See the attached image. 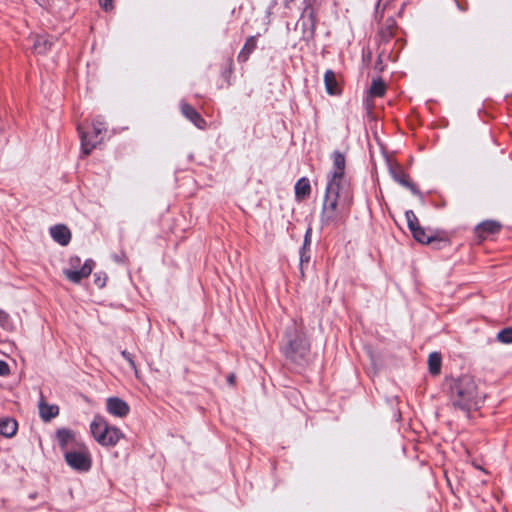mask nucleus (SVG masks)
<instances>
[{
  "instance_id": "obj_25",
  "label": "nucleus",
  "mask_w": 512,
  "mask_h": 512,
  "mask_svg": "<svg viewBox=\"0 0 512 512\" xmlns=\"http://www.w3.org/2000/svg\"><path fill=\"white\" fill-rule=\"evenodd\" d=\"M113 1L114 0H98L100 7L106 12L114 9Z\"/></svg>"
},
{
  "instance_id": "obj_14",
  "label": "nucleus",
  "mask_w": 512,
  "mask_h": 512,
  "mask_svg": "<svg viewBox=\"0 0 512 512\" xmlns=\"http://www.w3.org/2000/svg\"><path fill=\"white\" fill-rule=\"evenodd\" d=\"M326 90L331 95H338L341 93L340 83L332 71H327L324 76Z\"/></svg>"
},
{
  "instance_id": "obj_2",
  "label": "nucleus",
  "mask_w": 512,
  "mask_h": 512,
  "mask_svg": "<svg viewBox=\"0 0 512 512\" xmlns=\"http://www.w3.org/2000/svg\"><path fill=\"white\" fill-rule=\"evenodd\" d=\"M90 433L97 443L105 447L115 446L124 438L122 431L118 427L110 425L101 415L94 416L90 424Z\"/></svg>"
},
{
  "instance_id": "obj_11",
  "label": "nucleus",
  "mask_w": 512,
  "mask_h": 512,
  "mask_svg": "<svg viewBox=\"0 0 512 512\" xmlns=\"http://www.w3.org/2000/svg\"><path fill=\"white\" fill-rule=\"evenodd\" d=\"M386 165L388 166L390 173L396 181L404 186H409V178L405 174L402 167L396 163L393 158L386 154Z\"/></svg>"
},
{
  "instance_id": "obj_19",
  "label": "nucleus",
  "mask_w": 512,
  "mask_h": 512,
  "mask_svg": "<svg viewBox=\"0 0 512 512\" xmlns=\"http://www.w3.org/2000/svg\"><path fill=\"white\" fill-rule=\"evenodd\" d=\"M290 347L292 352L304 355L309 349V344L304 336L298 335L294 341H291Z\"/></svg>"
},
{
  "instance_id": "obj_6",
  "label": "nucleus",
  "mask_w": 512,
  "mask_h": 512,
  "mask_svg": "<svg viewBox=\"0 0 512 512\" xmlns=\"http://www.w3.org/2000/svg\"><path fill=\"white\" fill-rule=\"evenodd\" d=\"M405 217L408 228L416 241L422 244H428L434 239L430 231H426L420 226L418 218L412 211H407Z\"/></svg>"
},
{
  "instance_id": "obj_21",
  "label": "nucleus",
  "mask_w": 512,
  "mask_h": 512,
  "mask_svg": "<svg viewBox=\"0 0 512 512\" xmlns=\"http://www.w3.org/2000/svg\"><path fill=\"white\" fill-rule=\"evenodd\" d=\"M182 111L197 127L203 128L204 120L188 105H183Z\"/></svg>"
},
{
  "instance_id": "obj_9",
  "label": "nucleus",
  "mask_w": 512,
  "mask_h": 512,
  "mask_svg": "<svg viewBox=\"0 0 512 512\" xmlns=\"http://www.w3.org/2000/svg\"><path fill=\"white\" fill-rule=\"evenodd\" d=\"M338 192L334 184H330L327 190V196L323 207V214L327 220L336 218Z\"/></svg>"
},
{
  "instance_id": "obj_15",
  "label": "nucleus",
  "mask_w": 512,
  "mask_h": 512,
  "mask_svg": "<svg viewBox=\"0 0 512 512\" xmlns=\"http://www.w3.org/2000/svg\"><path fill=\"white\" fill-rule=\"evenodd\" d=\"M56 438L62 448H66L69 444L78 443L76 442V434L66 428L59 429L56 433Z\"/></svg>"
},
{
  "instance_id": "obj_26",
  "label": "nucleus",
  "mask_w": 512,
  "mask_h": 512,
  "mask_svg": "<svg viewBox=\"0 0 512 512\" xmlns=\"http://www.w3.org/2000/svg\"><path fill=\"white\" fill-rule=\"evenodd\" d=\"M9 374V366L6 362L0 360V375L4 376Z\"/></svg>"
},
{
  "instance_id": "obj_17",
  "label": "nucleus",
  "mask_w": 512,
  "mask_h": 512,
  "mask_svg": "<svg viewBox=\"0 0 512 512\" xmlns=\"http://www.w3.org/2000/svg\"><path fill=\"white\" fill-rule=\"evenodd\" d=\"M311 185L307 178H301L295 186V195L298 200H304L310 195Z\"/></svg>"
},
{
  "instance_id": "obj_5",
  "label": "nucleus",
  "mask_w": 512,
  "mask_h": 512,
  "mask_svg": "<svg viewBox=\"0 0 512 512\" xmlns=\"http://www.w3.org/2000/svg\"><path fill=\"white\" fill-rule=\"evenodd\" d=\"M94 268L92 260H86L83 265L78 257L69 260V267L64 269L63 273L68 280L73 283H79L82 279L87 278Z\"/></svg>"
},
{
  "instance_id": "obj_29",
  "label": "nucleus",
  "mask_w": 512,
  "mask_h": 512,
  "mask_svg": "<svg viewBox=\"0 0 512 512\" xmlns=\"http://www.w3.org/2000/svg\"><path fill=\"white\" fill-rule=\"evenodd\" d=\"M39 5L44 6L46 4V0H35Z\"/></svg>"
},
{
  "instance_id": "obj_13",
  "label": "nucleus",
  "mask_w": 512,
  "mask_h": 512,
  "mask_svg": "<svg viewBox=\"0 0 512 512\" xmlns=\"http://www.w3.org/2000/svg\"><path fill=\"white\" fill-rule=\"evenodd\" d=\"M39 414L42 420L44 421H50L51 419L55 418L59 414V407L54 404H49L44 399H41L39 403Z\"/></svg>"
},
{
  "instance_id": "obj_4",
  "label": "nucleus",
  "mask_w": 512,
  "mask_h": 512,
  "mask_svg": "<svg viewBox=\"0 0 512 512\" xmlns=\"http://www.w3.org/2000/svg\"><path fill=\"white\" fill-rule=\"evenodd\" d=\"M65 461L71 468L80 472H87L92 465L90 452L84 443H77L76 449L67 451Z\"/></svg>"
},
{
  "instance_id": "obj_23",
  "label": "nucleus",
  "mask_w": 512,
  "mask_h": 512,
  "mask_svg": "<svg viewBox=\"0 0 512 512\" xmlns=\"http://www.w3.org/2000/svg\"><path fill=\"white\" fill-rule=\"evenodd\" d=\"M35 50L38 53H44L47 50V40L45 34H41L38 36L37 41L35 43Z\"/></svg>"
},
{
  "instance_id": "obj_20",
  "label": "nucleus",
  "mask_w": 512,
  "mask_h": 512,
  "mask_svg": "<svg viewBox=\"0 0 512 512\" xmlns=\"http://www.w3.org/2000/svg\"><path fill=\"white\" fill-rule=\"evenodd\" d=\"M296 29L303 31H312L315 29L313 13L311 10L305 11L301 20L297 23Z\"/></svg>"
},
{
  "instance_id": "obj_18",
  "label": "nucleus",
  "mask_w": 512,
  "mask_h": 512,
  "mask_svg": "<svg viewBox=\"0 0 512 512\" xmlns=\"http://www.w3.org/2000/svg\"><path fill=\"white\" fill-rule=\"evenodd\" d=\"M18 429L17 422L13 419H3L0 421V433L5 437H12Z\"/></svg>"
},
{
  "instance_id": "obj_8",
  "label": "nucleus",
  "mask_w": 512,
  "mask_h": 512,
  "mask_svg": "<svg viewBox=\"0 0 512 512\" xmlns=\"http://www.w3.org/2000/svg\"><path fill=\"white\" fill-rule=\"evenodd\" d=\"M107 412L117 418H125L130 413V406L119 397H108L105 401Z\"/></svg>"
},
{
  "instance_id": "obj_16",
  "label": "nucleus",
  "mask_w": 512,
  "mask_h": 512,
  "mask_svg": "<svg viewBox=\"0 0 512 512\" xmlns=\"http://www.w3.org/2000/svg\"><path fill=\"white\" fill-rule=\"evenodd\" d=\"M442 356L438 352H433L428 356V370L431 375L437 376L441 373Z\"/></svg>"
},
{
  "instance_id": "obj_24",
  "label": "nucleus",
  "mask_w": 512,
  "mask_h": 512,
  "mask_svg": "<svg viewBox=\"0 0 512 512\" xmlns=\"http://www.w3.org/2000/svg\"><path fill=\"white\" fill-rule=\"evenodd\" d=\"M497 338L502 343H512V328L502 330Z\"/></svg>"
},
{
  "instance_id": "obj_1",
  "label": "nucleus",
  "mask_w": 512,
  "mask_h": 512,
  "mask_svg": "<svg viewBox=\"0 0 512 512\" xmlns=\"http://www.w3.org/2000/svg\"><path fill=\"white\" fill-rule=\"evenodd\" d=\"M484 393L477 380L471 375H462L453 381L451 399L455 406L470 410L476 408L483 400Z\"/></svg>"
},
{
  "instance_id": "obj_22",
  "label": "nucleus",
  "mask_w": 512,
  "mask_h": 512,
  "mask_svg": "<svg viewBox=\"0 0 512 512\" xmlns=\"http://www.w3.org/2000/svg\"><path fill=\"white\" fill-rule=\"evenodd\" d=\"M0 326L8 331H13L15 328L10 319V315L2 309H0Z\"/></svg>"
},
{
  "instance_id": "obj_3",
  "label": "nucleus",
  "mask_w": 512,
  "mask_h": 512,
  "mask_svg": "<svg viewBox=\"0 0 512 512\" xmlns=\"http://www.w3.org/2000/svg\"><path fill=\"white\" fill-rule=\"evenodd\" d=\"M104 123L99 119L91 121L89 126H78V132L81 137L82 150L88 155L100 142L99 135L103 129Z\"/></svg>"
},
{
  "instance_id": "obj_12",
  "label": "nucleus",
  "mask_w": 512,
  "mask_h": 512,
  "mask_svg": "<svg viewBox=\"0 0 512 512\" xmlns=\"http://www.w3.org/2000/svg\"><path fill=\"white\" fill-rule=\"evenodd\" d=\"M52 238L60 245L65 246L71 240V232L65 225H56L50 229Z\"/></svg>"
},
{
  "instance_id": "obj_10",
  "label": "nucleus",
  "mask_w": 512,
  "mask_h": 512,
  "mask_svg": "<svg viewBox=\"0 0 512 512\" xmlns=\"http://www.w3.org/2000/svg\"><path fill=\"white\" fill-rule=\"evenodd\" d=\"M502 225L494 220H487L480 223L475 233L480 240L486 239L489 235L496 234L501 230Z\"/></svg>"
},
{
  "instance_id": "obj_7",
  "label": "nucleus",
  "mask_w": 512,
  "mask_h": 512,
  "mask_svg": "<svg viewBox=\"0 0 512 512\" xmlns=\"http://www.w3.org/2000/svg\"><path fill=\"white\" fill-rule=\"evenodd\" d=\"M384 95V82L381 77L374 78L372 81V85L368 91L367 100H366V108L368 111V115L375 119L373 110L377 107L376 99L382 98Z\"/></svg>"
},
{
  "instance_id": "obj_28",
  "label": "nucleus",
  "mask_w": 512,
  "mask_h": 512,
  "mask_svg": "<svg viewBox=\"0 0 512 512\" xmlns=\"http://www.w3.org/2000/svg\"><path fill=\"white\" fill-rule=\"evenodd\" d=\"M123 356L126 357L128 359V361L130 362V364L133 366L134 365V362L133 360L129 357V355L126 353V352H123Z\"/></svg>"
},
{
  "instance_id": "obj_27",
  "label": "nucleus",
  "mask_w": 512,
  "mask_h": 512,
  "mask_svg": "<svg viewBox=\"0 0 512 512\" xmlns=\"http://www.w3.org/2000/svg\"><path fill=\"white\" fill-rule=\"evenodd\" d=\"M335 165L337 166V168H338L339 170H341V169L343 168V165H344V158H343V156H342V155L337 154V155L335 156Z\"/></svg>"
}]
</instances>
